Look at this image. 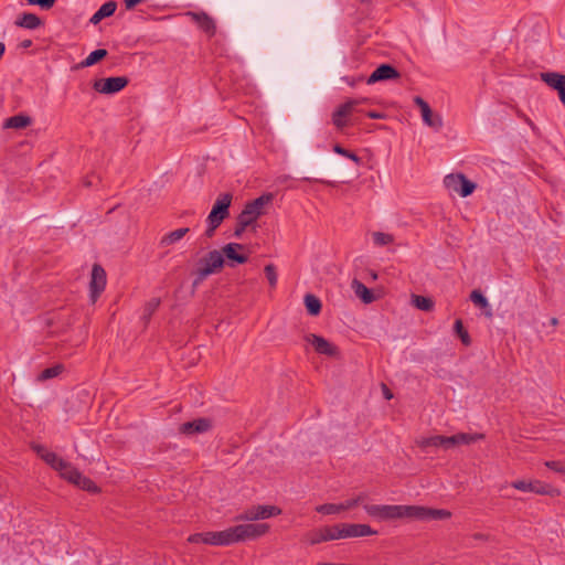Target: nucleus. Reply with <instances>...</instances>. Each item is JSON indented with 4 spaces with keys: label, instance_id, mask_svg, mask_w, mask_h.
Returning a JSON list of instances; mask_svg holds the SVG:
<instances>
[{
    "label": "nucleus",
    "instance_id": "f257e3e1",
    "mask_svg": "<svg viewBox=\"0 0 565 565\" xmlns=\"http://www.w3.org/2000/svg\"><path fill=\"white\" fill-rule=\"evenodd\" d=\"M482 438V434L459 433L452 436L435 435L429 437H422L417 439L416 444L422 449L441 448L444 450H449L461 445H470Z\"/></svg>",
    "mask_w": 565,
    "mask_h": 565
},
{
    "label": "nucleus",
    "instance_id": "f03ea898",
    "mask_svg": "<svg viewBox=\"0 0 565 565\" xmlns=\"http://www.w3.org/2000/svg\"><path fill=\"white\" fill-rule=\"evenodd\" d=\"M232 199L233 196L228 192L221 193L217 196L206 218L207 227L204 233L205 237H213L216 228L228 217Z\"/></svg>",
    "mask_w": 565,
    "mask_h": 565
},
{
    "label": "nucleus",
    "instance_id": "7ed1b4c3",
    "mask_svg": "<svg viewBox=\"0 0 565 565\" xmlns=\"http://www.w3.org/2000/svg\"><path fill=\"white\" fill-rule=\"evenodd\" d=\"M225 259L222 253L217 249L210 250L204 257L199 260V267L194 271V280L192 287L196 288L209 276L216 274L224 267Z\"/></svg>",
    "mask_w": 565,
    "mask_h": 565
},
{
    "label": "nucleus",
    "instance_id": "20e7f679",
    "mask_svg": "<svg viewBox=\"0 0 565 565\" xmlns=\"http://www.w3.org/2000/svg\"><path fill=\"white\" fill-rule=\"evenodd\" d=\"M365 512L380 521L412 519V505L364 504Z\"/></svg>",
    "mask_w": 565,
    "mask_h": 565
},
{
    "label": "nucleus",
    "instance_id": "39448f33",
    "mask_svg": "<svg viewBox=\"0 0 565 565\" xmlns=\"http://www.w3.org/2000/svg\"><path fill=\"white\" fill-rule=\"evenodd\" d=\"M60 476L67 480L70 483L78 487L79 489L88 492H97V486L87 477L83 476L71 462L65 461V467L58 470Z\"/></svg>",
    "mask_w": 565,
    "mask_h": 565
},
{
    "label": "nucleus",
    "instance_id": "423d86ee",
    "mask_svg": "<svg viewBox=\"0 0 565 565\" xmlns=\"http://www.w3.org/2000/svg\"><path fill=\"white\" fill-rule=\"evenodd\" d=\"M273 198L271 193H266L252 202H248L238 215L243 220V223L252 225L260 215L264 214L265 205L269 204L273 201Z\"/></svg>",
    "mask_w": 565,
    "mask_h": 565
},
{
    "label": "nucleus",
    "instance_id": "0eeeda50",
    "mask_svg": "<svg viewBox=\"0 0 565 565\" xmlns=\"http://www.w3.org/2000/svg\"><path fill=\"white\" fill-rule=\"evenodd\" d=\"M445 188L452 192L457 193L461 198H467L476 189V184L468 180L462 173H450L444 178Z\"/></svg>",
    "mask_w": 565,
    "mask_h": 565
},
{
    "label": "nucleus",
    "instance_id": "6e6552de",
    "mask_svg": "<svg viewBox=\"0 0 565 565\" xmlns=\"http://www.w3.org/2000/svg\"><path fill=\"white\" fill-rule=\"evenodd\" d=\"M510 486L519 491L533 492L540 495H555L558 494V490L552 486L542 482L540 480H515Z\"/></svg>",
    "mask_w": 565,
    "mask_h": 565
},
{
    "label": "nucleus",
    "instance_id": "1a4fd4ad",
    "mask_svg": "<svg viewBox=\"0 0 565 565\" xmlns=\"http://www.w3.org/2000/svg\"><path fill=\"white\" fill-rule=\"evenodd\" d=\"M367 495L364 492H361L355 498L345 500L341 503H326L316 507V511L318 513L324 514V515H331V514H339L343 511H348L350 509H353L360 503H363L366 500Z\"/></svg>",
    "mask_w": 565,
    "mask_h": 565
},
{
    "label": "nucleus",
    "instance_id": "9d476101",
    "mask_svg": "<svg viewBox=\"0 0 565 565\" xmlns=\"http://www.w3.org/2000/svg\"><path fill=\"white\" fill-rule=\"evenodd\" d=\"M235 532L238 542L255 540L265 535L269 531L267 523H245L235 525Z\"/></svg>",
    "mask_w": 565,
    "mask_h": 565
},
{
    "label": "nucleus",
    "instance_id": "9b49d317",
    "mask_svg": "<svg viewBox=\"0 0 565 565\" xmlns=\"http://www.w3.org/2000/svg\"><path fill=\"white\" fill-rule=\"evenodd\" d=\"M107 282L105 269L95 264L92 268L90 281H89V298L92 303H95L102 292L105 290Z\"/></svg>",
    "mask_w": 565,
    "mask_h": 565
},
{
    "label": "nucleus",
    "instance_id": "f8f14e48",
    "mask_svg": "<svg viewBox=\"0 0 565 565\" xmlns=\"http://www.w3.org/2000/svg\"><path fill=\"white\" fill-rule=\"evenodd\" d=\"M281 510L275 505H257L246 510L239 514L236 520L239 521H258L265 520L271 516L279 515Z\"/></svg>",
    "mask_w": 565,
    "mask_h": 565
},
{
    "label": "nucleus",
    "instance_id": "ddd939ff",
    "mask_svg": "<svg viewBox=\"0 0 565 565\" xmlns=\"http://www.w3.org/2000/svg\"><path fill=\"white\" fill-rule=\"evenodd\" d=\"M338 534L341 539L362 537L375 535L377 532L366 524L341 523L337 524Z\"/></svg>",
    "mask_w": 565,
    "mask_h": 565
},
{
    "label": "nucleus",
    "instance_id": "4468645a",
    "mask_svg": "<svg viewBox=\"0 0 565 565\" xmlns=\"http://www.w3.org/2000/svg\"><path fill=\"white\" fill-rule=\"evenodd\" d=\"M414 103L420 109L423 122L436 131L440 130L444 125L441 116L434 114L428 103L419 96L414 97Z\"/></svg>",
    "mask_w": 565,
    "mask_h": 565
},
{
    "label": "nucleus",
    "instance_id": "2eb2a0df",
    "mask_svg": "<svg viewBox=\"0 0 565 565\" xmlns=\"http://www.w3.org/2000/svg\"><path fill=\"white\" fill-rule=\"evenodd\" d=\"M128 78L125 76L108 77L96 81L93 87L100 94H115L124 89L128 85Z\"/></svg>",
    "mask_w": 565,
    "mask_h": 565
},
{
    "label": "nucleus",
    "instance_id": "dca6fc26",
    "mask_svg": "<svg viewBox=\"0 0 565 565\" xmlns=\"http://www.w3.org/2000/svg\"><path fill=\"white\" fill-rule=\"evenodd\" d=\"M365 99H350L340 105L332 114V122L338 129H343L347 126L345 118L349 117L355 107Z\"/></svg>",
    "mask_w": 565,
    "mask_h": 565
},
{
    "label": "nucleus",
    "instance_id": "f3484780",
    "mask_svg": "<svg viewBox=\"0 0 565 565\" xmlns=\"http://www.w3.org/2000/svg\"><path fill=\"white\" fill-rule=\"evenodd\" d=\"M450 516L448 510L412 505V520H446Z\"/></svg>",
    "mask_w": 565,
    "mask_h": 565
},
{
    "label": "nucleus",
    "instance_id": "a211bd4d",
    "mask_svg": "<svg viewBox=\"0 0 565 565\" xmlns=\"http://www.w3.org/2000/svg\"><path fill=\"white\" fill-rule=\"evenodd\" d=\"M338 533L339 532H338L337 525L324 526V527L308 532L305 535V539L307 540V542L310 545H316V544H319L322 542L340 540Z\"/></svg>",
    "mask_w": 565,
    "mask_h": 565
},
{
    "label": "nucleus",
    "instance_id": "6ab92c4d",
    "mask_svg": "<svg viewBox=\"0 0 565 565\" xmlns=\"http://www.w3.org/2000/svg\"><path fill=\"white\" fill-rule=\"evenodd\" d=\"M540 78L548 87L557 90L559 100L565 106V75L557 72H543Z\"/></svg>",
    "mask_w": 565,
    "mask_h": 565
},
{
    "label": "nucleus",
    "instance_id": "aec40b11",
    "mask_svg": "<svg viewBox=\"0 0 565 565\" xmlns=\"http://www.w3.org/2000/svg\"><path fill=\"white\" fill-rule=\"evenodd\" d=\"M245 249V246L238 243H228L223 246L222 250H220L224 257L227 259V265L233 267L235 264H245L248 260V257L241 253Z\"/></svg>",
    "mask_w": 565,
    "mask_h": 565
},
{
    "label": "nucleus",
    "instance_id": "412c9836",
    "mask_svg": "<svg viewBox=\"0 0 565 565\" xmlns=\"http://www.w3.org/2000/svg\"><path fill=\"white\" fill-rule=\"evenodd\" d=\"M212 428V422L209 418H198L180 425L179 431L183 435L203 434Z\"/></svg>",
    "mask_w": 565,
    "mask_h": 565
},
{
    "label": "nucleus",
    "instance_id": "4be33fe9",
    "mask_svg": "<svg viewBox=\"0 0 565 565\" xmlns=\"http://www.w3.org/2000/svg\"><path fill=\"white\" fill-rule=\"evenodd\" d=\"M399 77L398 71L390 64H381L366 79L369 85Z\"/></svg>",
    "mask_w": 565,
    "mask_h": 565
},
{
    "label": "nucleus",
    "instance_id": "5701e85b",
    "mask_svg": "<svg viewBox=\"0 0 565 565\" xmlns=\"http://www.w3.org/2000/svg\"><path fill=\"white\" fill-rule=\"evenodd\" d=\"M306 339L313 345L315 350L320 354H324L328 356H335L338 354V348L320 335L309 334L307 335Z\"/></svg>",
    "mask_w": 565,
    "mask_h": 565
},
{
    "label": "nucleus",
    "instance_id": "b1692460",
    "mask_svg": "<svg viewBox=\"0 0 565 565\" xmlns=\"http://www.w3.org/2000/svg\"><path fill=\"white\" fill-rule=\"evenodd\" d=\"M186 15L190 17L209 36H213L215 34V22L205 12H188Z\"/></svg>",
    "mask_w": 565,
    "mask_h": 565
},
{
    "label": "nucleus",
    "instance_id": "393cba45",
    "mask_svg": "<svg viewBox=\"0 0 565 565\" xmlns=\"http://www.w3.org/2000/svg\"><path fill=\"white\" fill-rule=\"evenodd\" d=\"M32 124V119L30 116L24 114H19L12 117H9L3 122L4 129H24Z\"/></svg>",
    "mask_w": 565,
    "mask_h": 565
},
{
    "label": "nucleus",
    "instance_id": "a878e982",
    "mask_svg": "<svg viewBox=\"0 0 565 565\" xmlns=\"http://www.w3.org/2000/svg\"><path fill=\"white\" fill-rule=\"evenodd\" d=\"M117 9V3L115 1H107L93 14L89 22L93 24H98L103 19L111 17Z\"/></svg>",
    "mask_w": 565,
    "mask_h": 565
},
{
    "label": "nucleus",
    "instance_id": "bb28decb",
    "mask_svg": "<svg viewBox=\"0 0 565 565\" xmlns=\"http://www.w3.org/2000/svg\"><path fill=\"white\" fill-rule=\"evenodd\" d=\"M351 288L355 296L360 298L364 303H371L374 301L375 298L373 292L360 280L353 279L351 282Z\"/></svg>",
    "mask_w": 565,
    "mask_h": 565
},
{
    "label": "nucleus",
    "instance_id": "cd10ccee",
    "mask_svg": "<svg viewBox=\"0 0 565 565\" xmlns=\"http://www.w3.org/2000/svg\"><path fill=\"white\" fill-rule=\"evenodd\" d=\"M235 543H238V541L234 526L216 532V546H227Z\"/></svg>",
    "mask_w": 565,
    "mask_h": 565
},
{
    "label": "nucleus",
    "instance_id": "c85d7f7f",
    "mask_svg": "<svg viewBox=\"0 0 565 565\" xmlns=\"http://www.w3.org/2000/svg\"><path fill=\"white\" fill-rule=\"evenodd\" d=\"M15 24L21 28L34 30L41 26L42 21L34 13H23L17 19Z\"/></svg>",
    "mask_w": 565,
    "mask_h": 565
},
{
    "label": "nucleus",
    "instance_id": "c756f323",
    "mask_svg": "<svg viewBox=\"0 0 565 565\" xmlns=\"http://www.w3.org/2000/svg\"><path fill=\"white\" fill-rule=\"evenodd\" d=\"M470 300L477 306V307H480L481 309L484 310V316L487 318H492L493 313H492V310H491V307L489 305V301L488 299L482 295L481 291L479 290H473L471 294H470Z\"/></svg>",
    "mask_w": 565,
    "mask_h": 565
},
{
    "label": "nucleus",
    "instance_id": "7c9ffc66",
    "mask_svg": "<svg viewBox=\"0 0 565 565\" xmlns=\"http://www.w3.org/2000/svg\"><path fill=\"white\" fill-rule=\"evenodd\" d=\"M189 231H190L189 227H181V228H178L175 231H172V232L166 234L161 238L160 245L161 246H169V245L175 244L177 242L182 239L189 233Z\"/></svg>",
    "mask_w": 565,
    "mask_h": 565
},
{
    "label": "nucleus",
    "instance_id": "2f4dec72",
    "mask_svg": "<svg viewBox=\"0 0 565 565\" xmlns=\"http://www.w3.org/2000/svg\"><path fill=\"white\" fill-rule=\"evenodd\" d=\"M190 543H204L216 546V532L194 533L188 537Z\"/></svg>",
    "mask_w": 565,
    "mask_h": 565
},
{
    "label": "nucleus",
    "instance_id": "473e14b6",
    "mask_svg": "<svg viewBox=\"0 0 565 565\" xmlns=\"http://www.w3.org/2000/svg\"><path fill=\"white\" fill-rule=\"evenodd\" d=\"M305 306L309 315L318 316L321 311V301L312 294L305 296Z\"/></svg>",
    "mask_w": 565,
    "mask_h": 565
},
{
    "label": "nucleus",
    "instance_id": "72a5a7b5",
    "mask_svg": "<svg viewBox=\"0 0 565 565\" xmlns=\"http://www.w3.org/2000/svg\"><path fill=\"white\" fill-rule=\"evenodd\" d=\"M107 54L108 52L105 49L95 50L92 53H89V55L84 61L79 63V66L89 67L99 62L100 60H103L104 57H106Z\"/></svg>",
    "mask_w": 565,
    "mask_h": 565
},
{
    "label": "nucleus",
    "instance_id": "f704fd0d",
    "mask_svg": "<svg viewBox=\"0 0 565 565\" xmlns=\"http://www.w3.org/2000/svg\"><path fill=\"white\" fill-rule=\"evenodd\" d=\"M373 243L377 247L387 246L394 243V236L390 233L384 232H373L372 234Z\"/></svg>",
    "mask_w": 565,
    "mask_h": 565
},
{
    "label": "nucleus",
    "instance_id": "c9c22d12",
    "mask_svg": "<svg viewBox=\"0 0 565 565\" xmlns=\"http://www.w3.org/2000/svg\"><path fill=\"white\" fill-rule=\"evenodd\" d=\"M43 460L56 471L61 467H65V460L52 451L43 454Z\"/></svg>",
    "mask_w": 565,
    "mask_h": 565
},
{
    "label": "nucleus",
    "instance_id": "e433bc0d",
    "mask_svg": "<svg viewBox=\"0 0 565 565\" xmlns=\"http://www.w3.org/2000/svg\"><path fill=\"white\" fill-rule=\"evenodd\" d=\"M63 369L64 366L62 364H56L54 366L47 367L38 375V381L43 382L56 377L62 373Z\"/></svg>",
    "mask_w": 565,
    "mask_h": 565
},
{
    "label": "nucleus",
    "instance_id": "4c0bfd02",
    "mask_svg": "<svg viewBox=\"0 0 565 565\" xmlns=\"http://www.w3.org/2000/svg\"><path fill=\"white\" fill-rule=\"evenodd\" d=\"M412 302L417 309L423 311H430L434 308V301L428 297L413 296Z\"/></svg>",
    "mask_w": 565,
    "mask_h": 565
},
{
    "label": "nucleus",
    "instance_id": "58836bf2",
    "mask_svg": "<svg viewBox=\"0 0 565 565\" xmlns=\"http://www.w3.org/2000/svg\"><path fill=\"white\" fill-rule=\"evenodd\" d=\"M454 329H455V332L458 334V337L460 338L461 342L465 344V345H469L471 340H470V335L469 333L467 332V330L463 328V324H462V321L460 319H457L455 321V324H454Z\"/></svg>",
    "mask_w": 565,
    "mask_h": 565
},
{
    "label": "nucleus",
    "instance_id": "ea45409f",
    "mask_svg": "<svg viewBox=\"0 0 565 565\" xmlns=\"http://www.w3.org/2000/svg\"><path fill=\"white\" fill-rule=\"evenodd\" d=\"M332 149H333V151L335 153L349 158L350 160H352L358 166H360L361 162H362L361 158L358 157L354 152H351V151L347 150L345 148L341 147L338 143L334 145Z\"/></svg>",
    "mask_w": 565,
    "mask_h": 565
},
{
    "label": "nucleus",
    "instance_id": "a19ab883",
    "mask_svg": "<svg viewBox=\"0 0 565 565\" xmlns=\"http://www.w3.org/2000/svg\"><path fill=\"white\" fill-rule=\"evenodd\" d=\"M266 278L268 279V282L271 288H275L277 285L278 276L276 273V267L273 264H268L264 268Z\"/></svg>",
    "mask_w": 565,
    "mask_h": 565
},
{
    "label": "nucleus",
    "instance_id": "79ce46f5",
    "mask_svg": "<svg viewBox=\"0 0 565 565\" xmlns=\"http://www.w3.org/2000/svg\"><path fill=\"white\" fill-rule=\"evenodd\" d=\"M159 305H160V299H158V298H153L150 301H148L145 307L143 318L148 320L151 317V315L157 310Z\"/></svg>",
    "mask_w": 565,
    "mask_h": 565
},
{
    "label": "nucleus",
    "instance_id": "37998d69",
    "mask_svg": "<svg viewBox=\"0 0 565 565\" xmlns=\"http://www.w3.org/2000/svg\"><path fill=\"white\" fill-rule=\"evenodd\" d=\"M544 465H545V467H547L548 469H551L555 472L565 473V465L562 461L550 460V461H545Z\"/></svg>",
    "mask_w": 565,
    "mask_h": 565
},
{
    "label": "nucleus",
    "instance_id": "c03bdc74",
    "mask_svg": "<svg viewBox=\"0 0 565 565\" xmlns=\"http://www.w3.org/2000/svg\"><path fill=\"white\" fill-rule=\"evenodd\" d=\"M29 4L31 6H39L40 8L44 10L51 9L56 0H26Z\"/></svg>",
    "mask_w": 565,
    "mask_h": 565
},
{
    "label": "nucleus",
    "instance_id": "a18cd8bd",
    "mask_svg": "<svg viewBox=\"0 0 565 565\" xmlns=\"http://www.w3.org/2000/svg\"><path fill=\"white\" fill-rule=\"evenodd\" d=\"M250 224H245L243 223V220L238 216L237 217V224H236V227H235V231H234V236L236 238H239L242 236V234L245 232V230L249 226Z\"/></svg>",
    "mask_w": 565,
    "mask_h": 565
},
{
    "label": "nucleus",
    "instance_id": "49530a36",
    "mask_svg": "<svg viewBox=\"0 0 565 565\" xmlns=\"http://www.w3.org/2000/svg\"><path fill=\"white\" fill-rule=\"evenodd\" d=\"M96 182H99V177L96 174L87 175L84 180V185L89 188L96 184Z\"/></svg>",
    "mask_w": 565,
    "mask_h": 565
},
{
    "label": "nucleus",
    "instance_id": "de8ad7c7",
    "mask_svg": "<svg viewBox=\"0 0 565 565\" xmlns=\"http://www.w3.org/2000/svg\"><path fill=\"white\" fill-rule=\"evenodd\" d=\"M473 540H477V541H490L491 536L489 534H486V533H475L472 534L471 536Z\"/></svg>",
    "mask_w": 565,
    "mask_h": 565
},
{
    "label": "nucleus",
    "instance_id": "09e8293b",
    "mask_svg": "<svg viewBox=\"0 0 565 565\" xmlns=\"http://www.w3.org/2000/svg\"><path fill=\"white\" fill-rule=\"evenodd\" d=\"M140 2H142V0H124L127 10L134 9Z\"/></svg>",
    "mask_w": 565,
    "mask_h": 565
},
{
    "label": "nucleus",
    "instance_id": "8fccbe9b",
    "mask_svg": "<svg viewBox=\"0 0 565 565\" xmlns=\"http://www.w3.org/2000/svg\"><path fill=\"white\" fill-rule=\"evenodd\" d=\"M33 450L43 459V454L49 452V450L41 445L32 446Z\"/></svg>",
    "mask_w": 565,
    "mask_h": 565
},
{
    "label": "nucleus",
    "instance_id": "3c124183",
    "mask_svg": "<svg viewBox=\"0 0 565 565\" xmlns=\"http://www.w3.org/2000/svg\"><path fill=\"white\" fill-rule=\"evenodd\" d=\"M366 115H367L369 118H372V119H382V118H384L383 114L376 113V111H369Z\"/></svg>",
    "mask_w": 565,
    "mask_h": 565
},
{
    "label": "nucleus",
    "instance_id": "603ef678",
    "mask_svg": "<svg viewBox=\"0 0 565 565\" xmlns=\"http://www.w3.org/2000/svg\"><path fill=\"white\" fill-rule=\"evenodd\" d=\"M32 45V41L31 40H23L22 42H20L19 46L22 47V49H28Z\"/></svg>",
    "mask_w": 565,
    "mask_h": 565
},
{
    "label": "nucleus",
    "instance_id": "864d4df0",
    "mask_svg": "<svg viewBox=\"0 0 565 565\" xmlns=\"http://www.w3.org/2000/svg\"><path fill=\"white\" fill-rule=\"evenodd\" d=\"M384 396L386 399H391L393 397V394L385 385H384Z\"/></svg>",
    "mask_w": 565,
    "mask_h": 565
},
{
    "label": "nucleus",
    "instance_id": "5fc2aeb1",
    "mask_svg": "<svg viewBox=\"0 0 565 565\" xmlns=\"http://www.w3.org/2000/svg\"><path fill=\"white\" fill-rule=\"evenodd\" d=\"M550 323H551L553 327H556V326L558 324V319H557V318H555V317H553V318H551Z\"/></svg>",
    "mask_w": 565,
    "mask_h": 565
},
{
    "label": "nucleus",
    "instance_id": "6e6d98bb",
    "mask_svg": "<svg viewBox=\"0 0 565 565\" xmlns=\"http://www.w3.org/2000/svg\"><path fill=\"white\" fill-rule=\"evenodd\" d=\"M4 50H6L4 44L2 42H0V58L2 57Z\"/></svg>",
    "mask_w": 565,
    "mask_h": 565
}]
</instances>
